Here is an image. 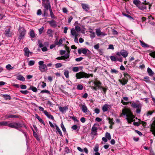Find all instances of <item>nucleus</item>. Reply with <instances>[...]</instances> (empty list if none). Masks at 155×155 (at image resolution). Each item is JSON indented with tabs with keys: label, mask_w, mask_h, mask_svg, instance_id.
Masks as SVG:
<instances>
[{
	"label": "nucleus",
	"mask_w": 155,
	"mask_h": 155,
	"mask_svg": "<svg viewBox=\"0 0 155 155\" xmlns=\"http://www.w3.org/2000/svg\"><path fill=\"white\" fill-rule=\"evenodd\" d=\"M20 87L22 89H25L27 88V86L25 85L22 84L20 85Z\"/></svg>",
	"instance_id": "774afa93"
},
{
	"label": "nucleus",
	"mask_w": 155,
	"mask_h": 155,
	"mask_svg": "<svg viewBox=\"0 0 155 155\" xmlns=\"http://www.w3.org/2000/svg\"><path fill=\"white\" fill-rule=\"evenodd\" d=\"M54 125L55 126L56 129L58 132L59 134L61 136H62V132L59 127L56 125V124H54Z\"/></svg>",
	"instance_id": "f704fd0d"
},
{
	"label": "nucleus",
	"mask_w": 155,
	"mask_h": 155,
	"mask_svg": "<svg viewBox=\"0 0 155 155\" xmlns=\"http://www.w3.org/2000/svg\"><path fill=\"white\" fill-rule=\"evenodd\" d=\"M140 107L137 108L136 112L137 114L140 113L141 111L142 105L140 106Z\"/></svg>",
	"instance_id": "3c124183"
},
{
	"label": "nucleus",
	"mask_w": 155,
	"mask_h": 155,
	"mask_svg": "<svg viewBox=\"0 0 155 155\" xmlns=\"http://www.w3.org/2000/svg\"><path fill=\"white\" fill-rule=\"evenodd\" d=\"M35 117L38 119V120L39 121V122L40 123H42L44 125H45V124L44 120L42 119H41L40 118V117L37 114H35Z\"/></svg>",
	"instance_id": "bb28decb"
},
{
	"label": "nucleus",
	"mask_w": 155,
	"mask_h": 155,
	"mask_svg": "<svg viewBox=\"0 0 155 155\" xmlns=\"http://www.w3.org/2000/svg\"><path fill=\"white\" fill-rule=\"evenodd\" d=\"M20 92L21 93L23 94H27L29 93V91L27 90H25V91L21 90L20 91Z\"/></svg>",
	"instance_id": "6e6d98bb"
},
{
	"label": "nucleus",
	"mask_w": 155,
	"mask_h": 155,
	"mask_svg": "<svg viewBox=\"0 0 155 155\" xmlns=\"http://www.w3.org/2000/svg\"><path fill=\"white\" fill-rule=\"evenodd\" d=\"M75 29L77 31H80L81 30L80 27L78 25L75 27Z\"/></svg>",
	"instance_id": "680f3d73"
},
{
	"label": "nucleus",
	"mask_w": 155,
	"mask_h": 155,
	"mask_svg": "<svg viewBox=\"0 0 155 155\" xmlns=\"http://www.w3.org/2000/svg\"><path fill=\"white\" fill-rule=\"evenodd\" d=\"M19 29L20 30V35L18 37V39L20 40L22 39L25 34V30L21 27H19Z\"/></svg>",
	"instance_id": "0eeeda50"
},
{
	"label": "nucleus",
	"mask_w": 155,
	"mask_h": 155,
	"mask_svg": "<svg viewBox=\"0 0 155 155\" xmlns=\"http://www.w3.org/2000/svg\"><path fill=\"white\" fill-rule=\"evenodd\" d=\"M121 55L124 58H126L127 56L128 53L125 50H121Z\"/></svg>",
	"instance_id": "a878e982"
},
{
	"label": "nucleus",
	"mask_w": 155,
	"mask_h": 155,
	"mask_svg": "<svg viewBox=\"0 0 155 155\" xmlns=\"http://www.w3.org/2000/svg\"><path fill=\"white\" fill-rule=\"evenodd\" d=\"M94 84L97 86L98 89H101V83L99 81H97L94 82Z\"/></svg>",
	"instance_id": "393cba45"
},
{
	"label": "nucleus",
	"mask_w": 155,
	"mask_h": 155,
	"mask_svg": "<svg viewBox=\"0 0 155 155\" xmlns=\"http://www.w3.org/2000/svg\"><path fill=\"white\" fill-rule=\"evenodd\" d=\"M80 127H78V126L77 125H74L72 126L71 127V128L73 130H77L78 131L79 129H80Z\"/></svg>",
	"instance_id": "e433bc0d"
},
{
	"label": "nucleus",
	"mask_w": 155,
	"mask_h": 155,
	"mask_svg": "<svg viewBox=\"0 0 155 155\" xmlns=\"http://www.w3.org/2000/svg\"><path fill=\"white\" fill-rule=\"evenodd\" d=\"M110 105L107 104H105L102 107L103 112H105L108 110Z\"/></svg>",
	"instance_id": "f3484780"
},
{
	"label": "nucleus",
	"mask_w": 155,
	"mask_h": 155,
	"mask_svg": "<svg viewBox=\"0 0 155 155\" xmlns=\"http://www.w3.org/2000/svg\"><path fill=\"white\" fill-rule=\"evenodd\" d=\"M146 2H145V3H141L139 6L138 8L140 9L141 10H147V7H148V9L147 10L148 12L150 10V8L151 6V5L149 3H146Z\"/></svg>",
	"instance_id": "f03ea898"
},
{
	"label": "nucleus",
	"mask_w": 155,
	"mask_h": 155,
	"mask_svg": "<svg viewBox=\"0 0 155 155\" xmlns=\"http://www.w3.org/2000/svg\"><path fill=\"white\" fill-rule=\"evenodd\" d=\"M105 137L109 140H110L111 139V136L110 134L107 132L106 133Z\"/></svg>",
	"instance_id": "79ce46f5"
},
{
	"label": "nucleus",
	"mask_w": 155,
	"mask_h": 155,
	"mask_svg": "<svg viewBox=\"0 0 155 155\" xmlns=\"http://www.w3.org/2000/svg\"><path fill=\"white\" fill-rule=\"evenodd\" d=\"M95 31L96 35L98 36H99L101 35L105 36L107 35V34L105 33L101 32L100 28L96 29Z\"/></svg>",
	"instance_id": "9d476101"
},
{
	"label": "nucleus",
	"mask_w": 155,
	"mask_h": 155,
	"mask_svg": "<svg viewBox=\"0 0 155 155\" xmlns=\"http://www.w3.org/2000/svg\"><path fill=\"white\" fill-rule=\"evenodd\" d=\"M32 90L34 92H36L37 91V88L32 86H31L30 88L29 89V90Z\"/></svg>",
	"instance_id": "ea45409f"
},
{
	"label": "nucleus",
	"mask_w": 155,
	"mask_h": 155,
	"mask_svg": "<svg viewBox=\"0 0 155 155\" xmlns=\"http://www.w3.org/2000/svg\"><path fill=\"white\" fill-rule=\"evenodd\" d=\"M103 91V94H106V91L107 89V88H104L102 87H101V89Z\"/></svg>",
	"instance_id": "5fc2aeb1"
},
{
	"label": "nucleus",
	"mask_w": 155,
	"mask_h": 155,
	"mask_svg": "<svg viewBox=\"0 0 155 155\" xmlns=\"http://www.w3.org/2000/svg\"><path fill=\"white\" fill-rule=\"evenodd\" d=\"M83 86L81 84H78L77 85V89L78 90H82L83 89Z\"/></svg>",
	"instance_id": "c03bdc74"
},
{
	"label": "nucleus",
	"mask_w": 155,
	"mask_h": 155,
	"mask_svg": "<svg viewBox=\"0 0 155 155\" xmlns=\"http://www.w3.org/2000/svg\"><path fill=\"white\" fill-rule=\"evenodd\" d=\"M16 79L18 80L23 81H25V79L24 77L22 76V75L21 74L18 75L17 76Z\"/></svg>",
	"instance_id": "5701e85b"
},
{
	"label": "nucleus",
	"mask_w": 155,
	"mask_h": 155,
	"mask_svg": "<svg viewBox=\"0 0 155 155\" xmlns=\"http://www.w3.org/2000/svg\"><path fill=\"white\" fill-rule=\"evenodd\" d=\"M71 34L73 36H78V33H77L73 29L71 30Z\"/></svg>",
	"instance_id": "7c9ffc66"
},
{
	"label": "nucleus",
	"mask_w": 155,
	"mask_h": 155,
	"mask_svg": "<svg viewBox=\"0 0 155 155\" xmlns=\"http://www.w3.org/2000/svg\"><path fill=\"white\" fill-rule=\"evenodd\" d=\"M128 80L125 78H123L122 79H119V81L122 85H125L127 84Z\"/></svg>",
	"instance_id": "a211bd4d"
},
{
	"label": "nucleus",
	"mask_w": 155,
	"mask_h": 155,
	"mask_svg": "<svg viewBox=\"0 0 155 155\" xmlns=\"http://www.w3.org/2000/svg\"><path fill=\"white\" fill-rule=\"evenodd\" d=\"M89 32L91 34L90 35V37L92 39L94 38L95 36L94 32L91 31H90Z\"/></svg>",
	"instance_id": "a19ab883"
},
{
	"label": "nucleus",
	"mask_w": 155,
	"mask_h": 155,
	"mask_svg": "<svg viewBox=\"0 0 155 155\" xmlns=\"http://www.w3.org/2000/svg\"><path fill=\"white\" fill-rule=\"evenodd\" d=\"M17 125H15V127H13L12 128H15L18 130L22 132L23 130L22 129H19V128L24 127L26 129L27 128V127L25 125L24 123L22 122L21 123H16Z\"/></svg>",
	"instance_id": "423d86ee"
},
{
	"label": "nucleus",
	"mask_w": 155,
	"mask_h": 155,
	"mask_svg": "<svg viewBox=\"0 0 155 155\" xmlns=\"http://www.w3.org/2000/svg\"><path fill=\"white\" fill-rule=\"evenodd\" d=\"M79 106L81 107V109L84 113H86L87 111V108L85 103L81 104L79 105Z\"/></svg>",
	"instance_id": "9b49d317"
},
{
	"label": "nucleus",
	"mask_w": 155,
	"mask_h": 155,
	"mask_svg": "<svg viewBox=\"0 0 155 155\" xmlns=\"http://www.w3.org/2000/svg\"><path fill=\"white\" fill-rule=\"evenodd\" d=\"M44 63V61H40L38 62L39 69L41 72H46L48 70L46 65Z\"/></svg>",
	"instance_id": "39448f33"
},
{
	"label": "nucleus",
	"mask_w": 155,
	"mask_h": 155,
	"mask_svg": "<svg viewBox=\"0 0 155 155\" xmlns=\"http://www.w3.org/2000/svg\"><path fill=\"white\" fill-rule=\"evenodd\" d=\"M124 75L125 77V78L128 79L130 78V75L128 74L127 72H124Z\"/></svg>",
	"instance_id": "37998d69"
},
{
	"label": "nucleus",
	"mask_w": 155,
	"mask_h": 155,
	"mask_svg": "<svg viewBox=\"0 0 155 155\" xmlns=\"http://www.w3.org/2000/svg\"><path fill=\"white\" fill-rule=\"evenodd\" d=\"M59 110L62 113H64L66 112V111L68 110V106H65L62 107L59 106L58 107Z\"/></svg>",
	"instance_id": "f8f14e48"
},
{
	"label": "nucleus",
	"mask_w": 155,
	"mask_h": 155,
	"mask_svg": "<svg viewBox=\"0 0 155 155\" xmlns=\"http://www.w3.org/2000/svg\"><path fill=\"white\" fill-rule=\"evenodd\" d=\"M147 71L150 76H152L154 74V73L153 72L152 70L149 68L147 69Z\"/></svg>",
	"instance_id": "2f4dec72"
},
{
	"label": "nucleus",
	"mask_w": 155,
	"mask_h": 155,
	"mask_svg": "<svg viewBox=\"0 0 155 155\" xmlns=\"http://www.w3.org/2000/svg\"><path fill=\"white\" fill-rule=\"evenodd\" d=\"M45 114L48 118L51 119L52 120H54V118L53 116L50 114L47 111H44Z\"/></svg>",
	"instance_id": "412c9836"
},
{
	"label": "nucleus",
	"mask_w": 155,
	"mask_h": 155,
	"mask_svg": "<svg viewBox=\"0 0 155 155\" xmlns=\"http://www.w3.org/2000/svg\"><path fill=\"white\" fill-rule=\"evenodd\" d=\"M140 42L141 43V45L143 47L148 48L149 47V45L141 41H140Z\"/></svg>",
	"instance_id": "4c0bfd02"
},
{
	"label": "nucleus",
	"mask_w": 155,
	"mask_h": 155,
	"mask_svg": "<svg viewBox=\"0 0 155 155\" xmlns=\"http://www.w3.org/2000/svg\"><path fill=\"white\" fill-rule=\"evenodd\" d=\"M72 71L74 72H77L79 71V68L78 67H74L72 69Z\"/></svg>",
	"instance_id": "09e8293b"
},
{
	"label": "nucleus",
	"mask_w": 155,
	"mask_h": 155,
	"mask_svg": "<svg viewBox=\"0 0 155 155\" xmlns=\"http://www.w3.org/2000/svg\"><path fill=\"white\" fill-rule=\"evenodd\" d=\"M122 114L127 117L126 119L129 123L131 124L133 121V119L134 118V115L130 111H127L124 109L122 110Z\"/></svg>",
	"instance_id": "f257e3e1"
},
{
	"label": "nucleus",
	"mask_w": 155,
	"mask_h": 155,
	"mask_svg": "<svg viewBox=\"0 0 155 155\" xmlns=\"http://www.w3.org/2000/svg\"><path fill=\"white\" fill-rule=\"evenodd\" d=\"M49 11L50 16L51 18L52 19H56L57 18V17L55 16V15L53 13L51 8L50 9Z\"/></svg>",
	"instance_id": "c85d7f7f"
},
{
	"label": "nucleus",
	"mask_w": 155,
	"mask_h": 155,
	"mask_svg": "<svg viewBox=\"0 0 155 155\" xmlns=\"http://www.w3.org/2000/svg\"><path fill=\"white\" fill-rule=\"evenodd\" d=\"M142 105V104H137L133 102L131 104V106L134 108H137L140 107V106Z\"/></svg>",
	"instance_id": "4be33fe9"
},
{
	"label": "nucleus",
	"mask_w": 155,
	"mask_h": 155,
	"mask_svg": "<svg viewBox=\"0 0 155 155\" xmlns=\"http://www.w3.org/2000/svg\"><path fill=\"white\" fill-rule=\"evenodd\" d=\"M149 55L154 58H155V51L152 52L149 54Z\"/></svg>",
	"instance_id": "4d7b16f0"
},
{
	"label": "nucleus",
	"mask_w": 155,
	"mask_h": 155,
	"mask_svg": "<svg viewBox=\"0 0 155 155\" xmlns=\"http://www.w3.org/2000/svg\"><path fill=\"white\" fill-rule=\"evenodd\" d=\"M129 98L128 97H123V99H122L121 100V103H122V104L124 105H126L128 104L129 103H131V102H126L124 101V100L125 101H127L128 100Z\"/></svg>",
	"instance_id": "4468645a"
},
{
	"label": "nucleus",
	"mask_w": 155,
	"mask_h": 155,
	"mask_svg": "<svg viewBox=\"0 0 155 155\" xmlns=\"http://www.w3.org/2000/svg\"><path fill=\"white\" fill-rule=\"evenodd\" d=\"M53 31L51 29H48L47 31V34L49 36L53 37Z\"/></svg>",
	"instance_id": "c756f323"
},
{
	"label": "nucleus",
	"mask_w": 155,
	"mask_h": 155,
	"mask_svg": "<svg viewBox=\"0 0 155 155\" xmlns=\"http://www.w3.org/2000/svg\"><path fill=\"white\" fill-rule=\"evenodd\" d=\"M61 127L64 132H66V129L64 127L62 122L61 124Z\"/></svg>",
	"instance_id": "a18cd8bd"
},
{
	"label": "nucleus",
	"mask_w": 155,
	"mask_h": 155,
	"mask_svg": "<svg viewBox=\"0 0 155 155\" xmlns=\"http://www.w3.org/2000/svg\"><path fill=\"white\" fill-rule=\"evenodd\" d=\"M141 3L139 0H134L133 1V3L138 8L139 7Z\"/></svg>",
	"instance_id": "cd10ccee"
},
{
	"label": "nucleus",
	"mask_w": 155,
	"mask_h": 155,
	"mask_svg": "<svg viewBox=\"0 0 155 155\" xmlns=\"http://www.w3.org/2000/svg\"><path fill=\"white\" fill-rule=\"evenodd\" d=\"M2 96L6 100H10L11 99L10 96L8 94H2Z\"/></svg>",
	"instance_id": "c9c22d12"
},
{
	"label": "nucleus",
	"mask_w": 155,
	"mask_h": 155,
	"mask_svg": "<svg viewBox=\"0 0 155 155\" xmlns=\"http://www.w3.org/2000/svg\"><path fill=\"white\" fill-rule=\"evenodd\" d=\"M35 61L33 60H31L29 61L28 64L29 66H32L35 64Z\"/></svg>",
	"instance_id": "de8ad7c7"
},
{
	"label": "nucleus",
	"mask_w": 155,
	"mask_h": 155,
	"mask_svg": "<svg viewBox=\"0 0 155 155\" xmlns=\"http://www.w3.org/2000/svg\"><path fill=\"white\" fill-rule=\"evenodd\" d=\"M96 125L94 124L92 126L91 130V134L94 135H96L97 134V127L95 126Z\"/></svg>",
	"instance_id": "6e6552de"
},
{
	"label": "nucleus",
	"mask_w": 155,
	"mask_h": 155,
	"mask_svg": "<svg viewBox=\"0 0 155 155\" xmlns=\"http://www.w3.org/2000/svg\"><path fill=\"white\" fill-rule=\"evenodd\" d=\"M41 93H45L48 94H50V91L47 90H44L41 91Z\"/></svg>",
	"instance_id": "603ef678"
},
{
	"label": "nucleus",
	"mask_w": 155,
	"mask_h": 155,
	"mask_svg": "<svg viewBox=\"0 0 155 155\" xmlns=\"http://www.w3.org/2000/svg\"><path fill=\"white\" fill-rule=\"evenodd\" d=\"M94 151L95 152H98L99 150V147L98 146H95L94 148Z\"/></svg>",
	"instance_id": "e2e57ef3"
},
{
	"label": "nucleus",
	"mask_w": 155,
	"mask_h": 155,
	"mask_svg": "<svg viewBox=\"0 0 155 155\" xmlns=\"http://www.w3.org/2000/svg\"><path fill=\"white\" fill-rule=\"evenodd\" d=\"M63 42V41L61 38L59 40V41H58V39L56 38L54 44L56 45H61Z\"/></svg>",
	"instance_id": "b1692460"
},
{
	"label": "nucleus",
	"mask_w": 155,
	"mask_h": 155,
	"mask_svg": "<svg viewBox=\"0 0 155 155\" xmlns=\"http://www.w3.org/2000/svg\"><path fill=\"white\" fill-rule=\"evenodd\" d=\"M83 59V58L82 57H80L77 58L75 59V60L77 62H79L81 61Z\"/></svg>",
	"instance_id": "052dcab7"
},
{
	"label": "nucleus",
	"mask_w": 155,
	"mask_h": 155,
	"mask_svg": "<svg viewBox=\"0 0 155 155\" xmlns=\"http://www.w3.org/2000/svg\"><path fill=\"white\" fill-rule=\"evenodd\" d=\"M29 35L31 38H34L35 36V35L34 31L33 30H31L29 32Z\"/></svg>",
	"instance_id": "58836bf2"
},
{
	"label": "nucleus",
	"mask_w": 155,
	"mask_h": 155,
	"mask_svg": "<svg viewBox=\"0 0 155 155\" xmlns=\"http://www.w3.org/2000/svg\"><path fill=\"white\" fill-rule=\"evenodd\" d=\"M111 72L112 73L117 74L118 72V71L117 70L114 69H111Z\"/></svg>",
	"instance_id": "13d9d810"
},
{
	"label": "nucleus",
	"mask_w": 155,
	"mask_h": 155,
	"mask_svg": "<svg viewBox=\"0 0 155 155\" xmlns=\"http://www.w3.org/2000/svg\"><path fill=\"white\" fill-rule=\"evenodd\" d=\"M17 125L16 122L9 123V121H3L0 122V125L2 126H8L11 128L15 127Z\"/></svg>",
	"instance_id": "20e7f679"
},
{
	"label": "nucleus",
	"mask_w": 155,
	"mask_h": 155,
	"mask_svg": "<svg viewBox=\"0 0 155 155\" xmlns=\"http://www.w3.org/2000/svg\"><path fill=\"white\" fill-rule=\"evenodd\" d=\"M123 15L127 18H129L130 20H134V18L132 17L131 16L129 15L128 14H127L125 13L124 12L122 13Z\"/></svg>",
	"instance_id": "72a5a7b5"
},
{
	"label": "nucleus",
	"mask_w": 155,
	"mask_h": 155,
	"mask_svg": "<svg viewBox=\"0 0 155 155\" xmlns=\"http://www.w3.org/2000/svg\"><path fill=\"white\" fill-rule=\"evenodd\" d=\"M44 28L43 27H42L41 28L39 29V33L40 35L42 33L43 31L44 30Z\"/></svg>",
	"instance_id": "69168bd1"
},
{
	"label": "nucleus",
	"mask_w": 155,
	"mask_h": 155,
	"mask_svg": "<svg viewBox=\"0 0 155 155\" xmlns=\"http://www.w3.org/2000/svg\"><path fill=\"white\" fill-rule=\"evenodd\" d=\"M110 58L112 61H115L117 60L120 62H122L123 61V58H118L117 56H111Z\"/></svg>",
	"instance_id": "1a4fd4ad"
},
{
	"label": "nucleus",
	"mask_w": 155,
	"mask_h": 155,
	"mask_svg": "<svg viewBox=\"0 0 155 155\" xmlns=\"http://www.w3.org/2000/svg\"><path fill=\"white\" fill-rule=\"evenodd\" d=\"M69 71L68 70L65 71L64 72V75L67 78H68L69 77Z\"/></svg>",
	"instance_id": "49530a36"
},
{
	"label": "nucleus",
	"mask_w": 155,
	"mask_h": 155,
	"mask_svg": "<svg viewBox=\"0 0 155 155\" xmlns=\"http://www.w3.org/2000/svg\"><path fill=\"white\" fill-rule=\"evenodd\" d=\"M44 8L47 10H48V9L50 10V8H51V6L50 5V4L49 3L45 4L44 5Z\"/></svg>",
	"instance_id": "473e14b6"
},
{
	"label": "nucleus",
	"mask_w": 155,
	"mask_h": 155,
	"mask_svg": "<svg viewBox=\"0 0 155 155\" xmlns=\"http://www.w3.org/2000/svg\"><path fill=\"white\" fill-rule=\"evenodd\" d=\"M89 51V50L88 49L86 48H84L81 49V52L82 53H83V54H85L87 53V51Z\"/></svg>",
	"instance_id": "8fccbe9b"
},
{
	"label": "nucleus",
	"mask_w": 155,
	"mask_h": 155,
	"mask_svg": "<svg viewBox=\"0 0 155 155\" xmlns=\"http://www.w3.org/2000/svg\"><path fill=\"white\" fill-rule=\"evenodd\" d=\"M69 52H70L69 51L68 52V53H67L65 54L64 55L62 56L63 58H64L63 59L64 60L68 61L70 60V59L69 58L70 56Z\"/></svg>",
	"instance_id": "dca6fc26"
},
{
	"label": "nucleus",
	"mask_w": 155,
	"mask_h": 155,
	"mask_svg": "<svg viewBox=\"0 0 155 155\" xmlns=\"http://www.w3.org/2000/svg\"><path fill=\"white\" fill-rule=\"evenodd\" d=\"M70 117L73 119L74 121H76L77 122L79 121V120L77 119V117Z\"/></svg>",
	"instance_id": "0e129e2a"
},
{
	"label": "nucleus",
	"mask_w": 155,
	"mask_h": 155,
	"mask_svg": "<svg viewBox=\"0 0 155 155\" xmlns=\"http://www.w3.org/2000/svg\"><path fill=\"white\" fill-rule=\"evenodd\" d=\"M48 22L50 25L52 27L55 28L57 26L56 22V21L52 19L50 21H48Z\"/></svg>",
	"instance_id": "2eb2a0df"
},
{
	"label": "nucleus",
	"mask_w": 155,
	"mask_h": 155,
	"mask_svg": "<svg viewBox=\"0 0 155 155\" xmlns=\"http://www.w3.org/2000/svg\"><path fill=\"white\" fill-rule=\"evenodd\" d=\"M90 76L92 77L93 74H89L83 72L78 73L76 74V77L77 79L84 78H88Z\"/></svg>",
	"instance_id": "7ed1b4c3"
},
{
	"label": "nucleus",
	"mask_w": 155,
	"mask_h": 155,
	"mask_svg": "<svg viewBox=\"0 0 155 155\" xmlns=\"http://www.w3.org/2000/svg\"><path fill=\"white\" fill-rule=\"evenodd\" d=\"M82 7L85 11L87 12L89 10V8L88 5L85 4H81Z\"/></svg>",
	"instance_id": "aec40b11"
},
{
	"label": "nucleus",
	"mask_w": 155,
	"mask_h": 155,
	"mask_svg": "<svg viewBox=\"0 0 155 155\" xmlns=\"http://www.w3.org/2000/svg\"><path fill=\"white\" fill-rule=\"evenodd\" d=\"M94 111L95 113L98 114L100 113V110L99 109L96 108L95 109Z\"/></svg>",
	"instance_id": "338daca9"
},
{
	"label": "nucleus",
	"mask_w": 155,
	"mask_h": 155,
	"mask_svg": "<svg viewBox=\"0 0 155 155\" xmlns=\"http://www.w3.org/2000/svg\"><path fill=\"white\" fill-rule=\"evenodd\" d=\"M24 52L25 55L27 57H29V56L30 51H29L28 48L27 47L25 48L24 49Z\"/></svg>",
	"instance_id": "6ab92c4d"
},
{
	"label": "nucleus",
	"mask_w": 155,
	"mask_h": 155,
	"mask_svg": "<svg viewBox=\"0 0 155 155\" xmlns=\"http://www.w3.org/2000/svg\"><path fill=\"white\" fill-rule=\"evenodd\" d=\"M8 118H16L17 116L16 115H8L7 117Z\"/></svg>",
	"instance_id": "864d4df0"
},
{
	"label": "nucleus",
	"mask_w": 155,
	"mask_h": 155,
	"mask_svg": "<svg viewBox=\"0 0 155 155\" xmlns=\"http://www.w3.org/2000/svg\"><path fill=\"white\" fill-rule=\"evenodd\" d=\"M55 67L56 68H59L61 67L62 65V64L61 63H57L55 64Z\"/></svg>",
	"instance_id": "bf43d9fd"
},
{
	"label": "nucleus",
	"mask_w": 155,
	"mask_h": 155,
	"mask_svg": "<svg viewBox=\"0 0 155 155\" xmlns=\"http://www.w3.org/2000/svg\"><path fill=\"white\" fill-rule=\"evenodd\" d=\"M10 28L6 29L5 30V32L4 34L6 37H11L12 36V33L10 32Z\"/></svg>",
	"instance_id": "ddd939ff"
}]
</instances>
